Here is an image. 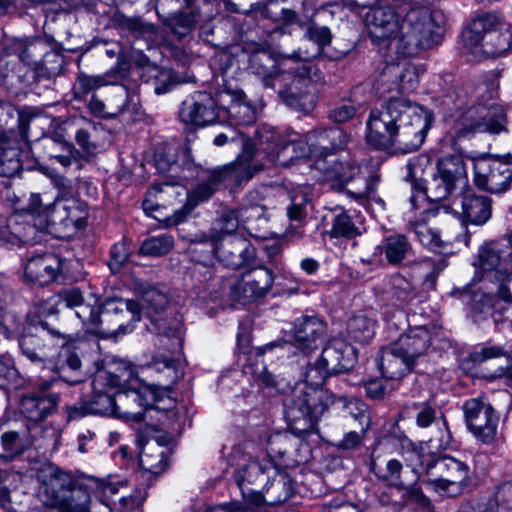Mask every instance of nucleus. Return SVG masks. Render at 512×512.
I'll return each mask as SVG.
<instances>
[{
	"instance_id": "f257e3e1",
	"label": "nucleus",
	"mask_w": 512,
	"mask_h": 512,
	"mask_svg": "<svg viewBox=\"0 0 512 512\" xmlns=\"http://www.w3.org/2000/svg\"><path fill=\"white\" fill-rule=\"evenodd\" d=\"M363 21L374 44L410 56L431 44L442 15L415 0L403 5L399 12L389 5L371 7Z\"/></svg>"
},
{
	"instance_id": "f03ea898",
	"label": "nucleus",
	"mask_w": 512,
	"mask_h": 512,
	"mask_svg": "<svg viewBox=\"0 0 512 512\" xmlns=\"http://www.w3.org/2000/svg\"><path fill=\"white\" fill-rule=\"evenodd\" d=\"M313 42L316 47L312 50H304L301 47L290 54H281L279 65L285 69L267 74V69L262 65L264 60H270L266 52H256L250 58L251 68L254 72L263 76L265 87L278 88L282 101L293 108L300 106V100L304 94V88L311 83H322L324 76L321 70L308 61L320 54L322 49L331 42L330 29L325 26L311 25L304 36Z\"/></svg>"
},
{
	"instance_id": "7ed1b4c3",
	"label": "nucleus",
	"mask_w": 512,
	"mask_h": 512,
	"mask_svg": "<svg viewBox=\"0 0 512 512\" xmlns=\"http://www.w3.org/2000/svg\"><path fill=\"white\" fill-rule=\"evenodd\" d=\"M433 122L431 111L404 98H392L367 121V142L377 149L401 153L419 149Z\"/></svg>"
},
{
	"instance_id": "20e7f679",
	"label": "nucleus",
	"mask_w": 512,
	"mask_h": 512,
	"mask_svg": "<svg viewBox=\"0 0 512 512\" xmlns=\"http://www.w3.org/2000/svg\"><path fill=\"white\" fill-rule=\"evenodd\" d=\"M497 88L495 80L480 82L472 89H456L444 98L446 106H453L450 116L455 119L450 133L454 141L476 133L499 134L505 130L506 115L496 103Z\"/></svg>"
},
{
	"instance_id": "39448f33",
	"label": "nucleus",
	"mask_w": 512,
	"mask_h": 512,
	"mask_svg": "<svg viewBox=\"0 0 512 512\" xmlns=\"http://www.w3.org/2000/svg\"><path fill=\"white\" fill-rule=\"evenodd\" d=\"M58 305L74 309L75 315L85 330L102 338H116L132 332L130 324L122 318L130 316L132 321L139 319V309L132 301L108 300L103 306L85 303L78 288L63 289L57 295Z\"/></svg>"
},
{
	"instance_id": "423d86ee",
	"label": "nucleus",
	"mask_w": 512,
	"mask_h": 512,
	"mask_svg": "<svg viewBox=\"0 0 512 512\" xmlns=\"http://www.w3.org/2000/svg\"><path fill=\"white\" fill-rule=\"evenodd\" d=\"M296 133L282 135L272 126L260 125L249 138L246 132L240 133L241 156L231 165V173L239 181H247L263 169L254 161L267 159L275 166L286 167L294 162L296 147H294Z\"/></svg>"
},
{
	"instance_id": "0eeeda50",
	"label": "nucleus",
	"mask_w": 512,
	"mask_h": 512,
	"mask_svg": "<svg viewBox=\"0 0 512 512\" xmlns=\"http://www.w3.org/2000/svg\"><path fill=\"white\" fill-rule=\"evenodd\" d=\"M132 375L128 362L118 359H106L99 367L92 380L93 395L90 400L81 405L68 408V419L74 420L86 414L108 415L121 417L118 411L117 391L121 381H126Z\"/></svg>"
},
{
	"instance_id": "6e6552de",
	"label": "nucleus",
	"mask_w": 512,
	"mask_h": 512,
	"mask_svg": "<svg viewBox=\"0 0 512 512\" xmlns=\"http://www.w3.org/2000/svg\"><path fill=\"white\" fill-rule=\"evenodd\" d=\"M499 17L494 13L477 15L463 31L464 47L470 61L484 57H498L512 50V25L497 30Z\"/></svg>"
},
{
	"instance_id": "1a4fd4ad",
	"label": "nucleus",
	"mask_w": 512,
	"mask_h": 512,
	"mask_svg": "<svg viewBox=\"0 0 512 512\" xmlns=\"http://www.w3.org/2000/svg\"><path fill=\"white\" fill-rule=\"evenodd\" d=\"M411 456L419 462L427 477V484L436 492L456 496L463 491L470 480L467 464L451 456H436L424 447L414 449Z\"/></svg>"
},
{
	"instance_id": "9d476101",
	"label": "nucleus",
	"mask_w": 512,
	"mask_h": 512,
	"mask_svg": "<svg viewBox=\"0 0 512 512\" xmlns=\"http://www.w3.org/2000/svg\"><path fill=\"white\" fill-rule=\"evenodd\" d=\"M47 336V334L22 336L19 340L22 354L42 368L49 371L56 370L59 376L70 384L80 382V376L69 379L66 375L68 371L80 372L81 361L75 352V342L63 343L57 358H55L54 348L48 343L50 337Z\"/></svg>"
},
{
	"instance_id": "9b49d317",
	"label": "nucleus",
	"mask_w": 512,
	"mask_h": 512,
	"mask_svg": "<svg viewBox=\"0 0 512 512\" xmlns=\"http://www.w3.org/2000/svg\"><path fill=\"white\" fill-rule=\"evenodd\" d=\"M29 209L39 227L42 241L47 233H53L55 225L80 229L86 223V204L75 198L45 201L39 194L29 197Z\"/></svg>"
},
{
	"instance_id": "f8f14e48",
	"label": "nucleus",
	"mask_w": 512,
	"mask_h": 512,
	"mask_svg": "<svg viewBox=\"0 0 512 512\" xmlns=\"http://www.w3.org/2000/svg\"><path fill=\"white\" fill-rule=\"evenodd\" d=\"M322 385L310 380L306 371L304 382L296 386L292 399L285 403L287 417L294 422L304 420L312 426L334 401L333 395Z\"/></svg>"
},
{
	"instance_id": "ddd939ff",
	"label": "nucleus",
	"mask_w": 512,
	"mask_h": 512,
	"mask_svg": "<svg viewBox=\"0 0 512 512\" xmlns=\"http://www.w3.org/2000/svg\"><path fill=\"white\" fill-rule=\"evenodd\" d=\"M356 351L352 345L341 338L330 340L320 356L308 371V377L315 383H324L331 375L352 368L356 362Z\"/></svg>"
},
{
	"instance_id": "4468645a",
	"label": "nucleus",
	"mask_w": 512,
	"mask_h": 512,
	"mask_svg": "<svg viewBox=\"0 0 512 512\" xmlns=\"http://www.w3.org/2000/svg\"><path fill=\"white\" fill-rule=\"evenodd\" d=\"M347 143V135L340 127H332L323 130H314L303 139L294 136L293 152L294 160L311 157L317 160L328 161V157L333 156V152L343 148Z\"/></svg>"
},
{
	"instance_id": "2eb2a0df",
	"label": "nucleus",
	"mask_w": 512,
	"mask_h": 512,
	"mask_svg": "<svg viewBox=\"0 0 512 512\" xmlns=\"http://www.w3.org/2000/svg\"><path fill=\"white\" fill-rule=\"evenodd\" d=\"M467 174L464 160L459 155L442 157L437 163V172L427 186L431 201H442L466 184Z\"/></svg>"
},
{
	"instance_id": "dca6fc26",
	"label": "nucleus",
	"mask_w": 512,
	"mask_h": 512,
	"mask_svg": "<svg viewBox=\"0 0 512 512\" xmlns=\"http://www.w3.org/2000/svg\"><path fill=\"white\" fill-rule=\"evenodd\" d=\"M475 186L492 194L506 192L512 184V163L484 155L473 160Z\"/></svg>"
},
{
	"instance_id": "f3484780",
	"label": "nucleus",
	"mask_w": 512,
	"mask_h": 512,
	"mask_svg": "<svg viewBox=\"0 0 512 512\" xmlns=\"http://www.w3.org/2000/svg\"><path fill=\"white\" fill-rule=\"evenodd\" d=\"M465 421L472 434L481 442H493L497 435L499 415L484 397L472 398L463 405Z\"/></svg>"
},
{
	"instance_id": "a211bd4d",
	"label": "nucleus",
	"mask_w": 512,
	"mask_h": 512,
	"mask_svg": "<svg viewBox=\"0 0 512 512\" xmlns=\"http://www.w3.org/2000/svg\"><path fill=\"white\" fill-rule=\"evenodd\" d=\"M41 241L42 236L34 221V213L29 209V202L8 219L0 218V244L14 246Z\"/></svg>"
},
{
	"instance_id": "6ab92c4d",
	"label": "nucleus",
	"mask_w": 512,
	"mask_h": 512,
	"mask_svg": "<svg viewBox=\"0 0 512 512\" xmlns=\"http://www.w3.org/2000/svg\"><path fill=\"white\" fill-rule=\"evenodd\" d=\"M208 254L198 261L208 264L213 257H216L226 267L238 269L250 262L255 256L254 247L245 239L234 238L220 242V236L214 233L211 236V243Z\"/></svg>"
},
{
	"instance_id": "aec40b11",
	"label": "nucleus",
	"mask_w": 512,
	"mask_h": 512,
	"mask_svg": "<svg viewBox=\"0 0 512 512\" xmlns=\"http://www.w3.org/2000/svg\"><path fill=\"white\" fill-rule=\"evenodd\" d=\"M274 274L271 269L258 266L245 271L231 288V297L242 304L264 297L271 289Z\"/></svg>"
},
{
	"instance_id": "412c9836",
	"label": "nucleus",
	"mask_w": 512,
	"mask_h": 512,
	"mask_svg": "<svg viewBox=\"0 0 512 512\" xmlns=\"http://www.w3.org/2000/svg\"><path fill=\"white\" fill-rule=\"evenodd\" d=\"M180 118L199 127L212 125L218 118V106L210 93L195 92L182 102Z\"/></svg>"
},
{
	"instance_id": "4be33fe9",
	"label": "nucleus",
	"mask_w": 512,
	"mask_h": 512,
	"mask_svg": "<svg viewBox=\"0 0 512 512\" xmlns=\"http://www.w3.org/2000/svg\"><path fill=\"white\" fill-rule=\"evenodd\" d=\"M223 178L222 173L214 171L209 174L205 181L199 183L191 193H188L182 186L174 187L168 182L156 184L147 192L143 205L145 208H152V206L149 205L150 198L155 197L157 194L165 193L167 195L175 194L177 196L186 195L188 203L194 207L199 202L210 198Z\"/></svg>"
},
{
	"instance_id": "5701e85b",
	"label": "nucleus",
	"mask_w": 512,
	"mask_h": 512,
	"mask_svg": "<svg viewBox=\"0 0 512 512\" xmlns=\"http://www.w3.org/2000/svg\"><path fill=\"white\" fill-rule=\"evenodd\" d=\"M419 70L408 61L387 65L376 82V89L384 95L393 91H410L418 83Z\"/></svg>"
},
{
	"instance_id": "b1692460",
	"label": "nucleus",
	"mask_w": 512,
	"mask_h": 512,
	"mask_svg": "<svg viewBox=\"0 0 512 512\" xmlns=\"http://www.w3.org/2000/svg\"><path fill=\"white\" fill-rule=\"evenodd\" d=\"M155 401V393L148 386L117 390L118 411L124 421L141 422L144 412Z\"/></svg>"
},
{
	"instance_id": "393cba45",
	"label": "nucleus",
	"mask_w": 512,
	"mask_h": 512,
	"mask_svg": "<svg viewBox=\"0 0 512 512\" xmlns=\"http://www.w3.org/2000/svg\"><path fill=\"white\" fill-rule=\"evenodd\" d=\"M62 269L63 261L58 255L36 254L24 264V276L28 282L46 285L56 280Z\"/></svg>"
},
{
	"instance_id": "a878e982",
	"label": "nucleus",
	"mask_w": 512,
	"mask_h": 512,
	"mask_svg": "<svg viewBox=\"0 0 512 512\" xmlns=\"http://www.w3.org/2000/svg\"><path fill=\"white\" fill-rule=\"evenodd\" d=\"M242 461L243 463L240 464V467L235 473V480L242 492L243 497L246 500L244 505H248V495L253 491L246 489L245 485L256 483L260 480V478H263L264 475L270 477V473L275 472L276 469L272 461L266 460L259 453L255 456L254 459H251L248 456H244Z\"/></svg>"
},
{
	"instance_id": "bb28decb",
	"label": "nucleus",
	"mask_w": 512,
	"mask_h": 512,
	"mask_svg": "<svg viewBox=\"0 0 512 512\" xmlns=\"http://www.w3.org/2000/svg\"><path fill=\"white\" fill-rule=\"evenodd\" d=\"M434 336L425 326H416L403 333L393 342L395 351L402 352L413 363L432 345Z\"/></svg>"
},
{
	"instance_id": "cd10ccee",
	"label": "nucleus",
	"mask_w": 512,
	"mask_h": 512,
	"mask_svg": "<svg viewBox=\"0 0 512 512\" xmlns=\"http://www.w3.org/2000/svg\"><path fill=\"white\" fill-rule=\"evenodd\" d=\"M412 253V246L407 237L402 234H391L383 238L380 244L375 246L371 262L390 265L402 263Z\"/></svg>"
},
{
	"instance_id": "c85d7f7f",
	"label": "nucleus",
	"mask_w": 512,
	"mask_h": 512,
	"mask_svg": "<svg viewBox=\"0 0 512 512\" xmlns=\"http://www.w3.org/2000/svg\"><path fill=\"white\" fill-rule=\"evenodd\" d=\"M452 209L465 224L482 226L492 216V200L484 195L467 194L461 198V210Z\"/></svg>"
},
{
	"instance_id": "c756f323",
	"label": "nucleus",
	"mask_w": 512,
	"mask_h": 512,
	"mask_svg": "<svg viewBox=\"0 0 512 512\" xmlns=\"http://www.w3.org/2000/svg\"><path fill=\"white\" fill-rule=\"evenodd\" d=\"M37 479L42 484L43 493L48 496V504L54 507V501L61 500L71 490L69 476L52 464L43 465L37 473Z\"/></svg>"
},
{
	"instance_id": "7c9ffc66",
	"label": "nucleus",
	"mask_w": 512,
	"mask_h": 512,
	"mask_svg": "<svg viewBox=\"0 0 512 512\" xmlns=\"http://www.w3.org/2000/svg\"><path fill=\"white\" fill-rule=\"evenodd\" d=\"M326 333L325 324L317 317H304L294 324V344L304 352L318 347Z\"/></svg>"
},
{
	"instance_id": "2f4dec72",
	"label": "nucleus",
	"mask_w": 512,
	"mask_h": 512,
	"mask_svg": "<svg viewBox=\"0 0 512 512\" xmlns=\"http://www.w3.org/2000/svg\"><path fill=\"white\" fill-rule=\"evenodd\" d=\"M57 403L56 394H46L43 391L27 393L21 398L20 410L27 419L39 422L55 410Z\"/></svg>"
},
{
	"instance_id": "473e14b6",
	"label": "nucleus",
	"mask_w": 512,
	"mask_h": 512,
	"mask_svg": "<svg viewBox=\"0 0 512 512\" xmlns=\"http://www.w3.org/2000/svg\"><path fill=\"white\" fill-rule=\"evenodd\" d=\"M413 365L414 363L402 355V352L395 351L393 343L381 350L378 359V367L383 377L391 380L402 378L412 369Z\"/></svg>"
},
{
	"instance_id": "72a5a7b5",
	"label": "nucleus",
	"mask_w": 512,
	"mask_h": 512,
	"mask_svg": "<svg viewBox=\"0 0 512 512\" xmlns=\"http://www.w3.org/2000/svg\"><path fill=\"white\" fill-rule=\"evenodd\" d=\"M474 266L483 271H494L495 278L501 282L500 286H510L508 277H512V272H508L507 268L503 267L500 249L494 243H486L480 248L478 260Z\"/></svg>"
},
{
	"instance_id": "f704fd0d",
	"label": "nucleus",
	"mask_w": 512,
	"mask_h": 512,
	"mask_svg": "<svg viewBox=\"0 0 512 512\" xmlns=\"http://www.w3.org/2000/svg\"><path fill=\"white\" fill-rule=\"evenodd\" d=\"M315 167L324 174L326 181L335 182L339 186L346 185L359 173V167L347 159L341 161L317 160Z\"/></svg>"
},
{
	"instance_id": "c9c22d12",
	"label": "nucleus",
	"mask_w": 512,
	"mask_h": 512,
	"mask_svg": "<svg viewBox=\"0 0 512 512\" xmlns=\"http://www.w3.org/2000/svg\"><path fill=\"white\" fill-rule=\"evenodd\" d=\"M123 300L125 301V299ZM126 301L129 300L126 299ZM131 301L137 304L139 309V319H137L136 322L140 321L142 311H145L147 317L151 318L152 321H157L155 316L162 312L168 304L167 296L156 288H149L145 290L141 296V303L134 300ZM122 321L125 325L130 324L132 326V330L134 329L135 321H132L130 316H125L122 318Z\"/></svg>"
},
{
	"instance_id": "e433bc0d",
	"label": "nucleus",
	"mask_w": 512,
	"mask_h": 512,
	"mask_svg": "<svg viewBox=\"0 0 512 512\" xmlns=\"http://www.w3.org/2000/svg\"><path fill=\"white\" fill-rule=\"evenodd\" d=\"M60 512H91L97 504H92L91 491L85 486L71 489L61 500L54 501Z\"/></svg>"
},
{
	"instance_id": "4c0bfd02",
	"label": "nucleus",
	"mask_w": 512,
	"mask_h": 512,
	"mask_svg": "<svg viewBox=\"0 0 512 512\" xmlns=\"http://www.w3.org/2000/svg\"><path fill=\"white\" fill-rule=\"evenodd\" d=\"M296 444L295 437L287 432H275L265 439V451L259 454L266 460L272 461L275 469L280 465L278 461L288 452V450Z\"/></svg>"
},
{
	"instance_id": "58836bf2",
	"label": "nucleus",
	"mask_w": 512,
	"mask_h": 512,
	"mask_svg": "<svg viewBox=\"0 0 512 512\" xmlns=\"http://www.w3.org/2000/svg\"><path fill=\"white\" fill-rule=\"evenodd\" d=\"M470 358L475 364H481L492 359H502L504 366H500L494 373H492L490 375L491 379L507 375L509 370L512 368L511 358L506 354L502 347L495 344L486 343L478 347L470 355Z\"/></svg>"
},
{
	"instance_id": "ea45409f",
	"label": "nucleus",
	"mask_w": 512,
	"mask_h": 512,
	"mask_svg": "<svg viewBox=\"0 0 512 512\" xmlns=\"http://www.w3.org/2000/svg\"><path fill=\"white\" fill-rule=\"evenodd\" d=\"M139 465L151 474L162 473L168 465L166 449L155 441L147 442L140 454Z\"/></svg>"
},
{
	"instance_id": "a19ab883",
	"label": "nucleus",
	"mask_w": 512,
	"mask_h": 512,
	"mask_svg": "<svg viewBox=\"0 0 512 512\" xmlns=\"http://www.w3.org/2000/svg\"><path fill=\"white\" fill-rule=\"evenodd\" d=\"M120 80L118 69H111L102 75H88L79 73L74 84L77 95L85 96L88 93L107 85H114Z\"/></svg>"
},
{
	"instance_id": "79ce46f5",
	"label": "nucleus",
	"mask_w": 512,
	"mask_h": 512,
	"mask_svg": "<svg viewBox=\"0 0 512 512\" xmlns=\"http://www.w3.org/2000/svg\"><path fill=\"white\" fill-rule=\"evenodd\" d=\"M227 113L237 125L247 126L256 120L255 107L241 91L231 93V103Z\"/></svg>"
},
{
	"instance_id": "37998d69",
	"label": "nucleus",
	"mask_w": 512,
	"mask_h": 512,
	"mask_svg": "<svg viewBox=\"0 0 512 512\" xmlns=\"http://www.w3.org/2000/svg\"><path fill=\"white\" fill-rule=\"evenodd\" d=\"M123 486V483L115 479H97L92 478L87 483V487L95 497L100 500L97 505L102 508V512H111L109 500L117 494L119 487Z\"/></svg>"
},
{
	"instance_id": "c03bdc74",
	"label": "nucleus",
	"mask_w": 512,
	"mask_h": 512,
	"mask_svg": "<svg viewBox=\"0 0 512 512\" xmlns=\"http://www.w3.org/2000/svg\"><path fill=\"white\" fill-rule=\"evenodd\" d=\"M376 329V321L368 313L363 312L353 316L348 322L350 337L360 343L370 341Z\"/></svg>"
},
{
	"instance_id": "a18cd8bd",
	"label": "nucleus",
	"mask_w": 512,
	"mask_h": 512,
	"mask_svg": "<svg viewBox=\"0 0 512 512\" xmlns=\"http://www.w3.org/2000/svg\"><path fill=\"white\" fill-rule=\"evenodd\" d=\"M240 225H242L240 209L227 210L219 219V228H213L207 238L199 242V245L211 243V236L214 233H217L220 236V242L227 241V237L233 234Z\"/></svg>"
},
{
	"instance_id": "49530a36",
	"label": "nucleus",
	"mask_w": 512,
	"mask_h": 512,
	"mask_svg": "<svg viewBox=\"0 0 512 512\" xmlns=\"http://www.w3.org/2000/svg\"><path fill=\"white\" fill-rule=\"evenodd\" d=\"M371 471L380 479L387 482L390 486L403 488V483L400 480V473L402 470V464L397 459H389L386 462L385 468L379 463L376 456H372L370 463Z\"/></svg>"
},
{
	"instance_id": "de8ad7c7",
	"label": "nucleus",
	"mask_w": 512,
	"mask_h": 512,
	"mask_svg": "<svg viewBox=\"0 0 512 512\" xmlns=\"http://www.w3.org/2000/svg\"><path fill=\"white\" fill-rule=\"evenodd\" d=\"M331 238L353 239L361 234L351 216L344 210L333 215L331 229L328 232Z\"/></svg>"
},
{
	"instance_id": "09e8293b",
	"label": "nucleus",
	"mask_w": 512,
	"mask_h": 512,
	"mask_svg": "<svg viewBox=\"0 0 512 512\" xmlns=\"http://www.w3.org/2000/svg\"><path fill=\"white\" fill-rule=\"evenodd\" d=\"M174 245L173 237L167 234L153 236L146 239L140 247V253L147 256H161L167 254Z\"/></svg>"
},
{
	"instance_id": "8fccbe9b",
	"label": "nucleus",
	"mask_w": 512,
	"mask_h": 512,
	"mask_svg": "<svg viewBox=\"0 0 512 512\" xmlns=\"http://www.w3.org/2000/svg\"><path fill=\"white\" fill-rule=\"evenodd\" d=\"M21 169L19 152L15 148L0 146V176L12 177Z\"/></svg>"
},
{
	"instance_id": "3c124183",
	"label": "nucleus",
	"mask_w": 512,
	"mask_h": 512,
	"mask_svg": "<svg viewBox=\"0 0 512 512\" xmlns=\"http://www.w3.org/2000/svg\"><path fill=\"white\" fill-rule=\"evenodd\" d=\"M345 408L348 414L359 422L361 432L365 434L371 424L367 405L357 398H352L346 403Z\"/></svg>"
},
{
	"instance_id": "603ef678",
	"label": "nucleus",
	"mask_w": 512,
	"mask_h": 512,
	"mask_svg": "<svg viewBox=\"0 0 512 512\" xmlns=\"http://www.w3.org/2000/svg\"><path fill=\"white\" fill-rule=\"evenodd\" d=\"M7 385L18 387L20 385L19 373L9 355H0V387Z\"/></svg>"
},
{
	"instance_id": "864d4df0",
	"label": "nucleus",
	"mask_w": 512,
	"mask_h": 512,
	"mask_svg": "<svg viewBox=\"0 0 512 512\" xmlns=\"http://www.w3.org/2000/svg\"><path fill=\"white\" fill-rule=\"evenodd\" d=\"M131 251L132 249L130 244L126 240L114 244L111 249V257L109 260L110 269L113 272L119 271L128 260Z\"/></svg>"
},
{
	"instance_id": "5fc2aeb1",
	"label": "nucleus",
	"mask_w": 512,
	"mask_h": 512,
	"mask_svg": "<svg viewBox=\"0 0 512 512\" xmlns=\"http://www.w3.org/2000/svg\"><path fill=\"white\" fill-rule=\"evenodd\" d=\"M407 178L411 181H422L424 174L428 168L431 167L430 158L426 155H419L408 161L407 165Z\"/></svg>"
},
{
	"instance_id": "6e6d98bb",
	"label": "nucleus",
	"mask_w": 512,
	"mask_h": 512,
	"mask_svg": "<svg viewBox=\"0 0 512 512\" xmlns=\"http://www.w3.org/2000/svg\"><path fill=\"white\" fill-rule=\"evenodd\" d=\"M415 409L417 410L415 415L416 424L421 428L430 426L437 420L438 414H440L434 405L427 402L415 404Z\"/></svg>"
},
{
	"instance_id": "4d7b16f0",
	"label": "nucleus",
	"mask_w": 512,
	"mask_h": 512,
	"mask_svg": "<svg viewBox=\"0 0 512 512\" xmlns=\"http://www.w3.org/2000/svg\"><path fill=\"white\" fill-rule=\"evenodd\" d=\"M393 295L398 301L402 303L411 300L414 297V291L411 283L401 276L394 277Z\"/></svg>"
},
{
	"instance_id": "13d9d810",
	"label": "nucleus",
	"mask_w": 512,
	"mask_h": 512,
	"mask_svg": "<svg viewBox=\"0 0 512 512\" xmlns=\"http://www.w3.org/2000/svg\"><path fill=\"white\" fill-rule=\"evenodd\" d=\"M1 444L7 459H12L21 452L19 435L16 432H5L1 436Z\"/></svg>"
},
{
	"instance_id": "bf43d9fd",
	"label": "nucleus",
	"mask_w": 512,
	"mask_h": 512,
	"mask_svg": "<svg viewBox=\"0 0 512 512\" xmlns=\"http://www.w3.org/2000/svg\"><path fill=\"white\" fill-rule=\"evenodd\" d=\"M44 141L46 142L45 146L58 143L59 145L62 146L63 150H65L67 152V154L50 155L51 158L55 159L63 167H69L73 163L75 158L72 155L71 144H69L65 140H62L60 137L57 139L54 137L46 138Z\"/></svg>"
},
{
	"instance_id": "052dcab7",
	"label": "nucleus",
	"mask_w": 512,
	"mask_h": 512,
	"mask_svg": "<svg viewBox=\"0 0 512 512\" xmlns=\"http://www.w3.org/2000/svg\"><path fill=\"white\" fill-rule=\"evenodd\" d=\"M358 110L352 103H343L330 111V118L337 123H344L354 117Z\"/></svg>"
},
{
	"instance_id": "680f3d73",
	"label": "nucleus",
	"mask_w": 512,
	"mask_h": 512,
	"mask_svg": "<svg viewBox=\"0 0 512 512\" xmlns=\"http://www.w3.org/2000/svg\"><path fill=\"white\" fill-rule=\"evenodd\" d=\"M495 499L500 506L512 511V482L501 484L495 492Z\"/></svg>"
},
{
	"instance_id": "e2e57ef3",
	"label": "nucleus",
	"mask_w": 512,
	"mask_h": 512,
	"mask_svg": "<svg viewBox=\"0 0 512 512\" xmlns=\"http://www.w3.org/2000/svg\"><path fill=\"white\" fill-rule=\"evenodd\" d=\"M89 109L96 116L111 117L124 112L127 108L125 105H121L113 112L106 111V105L100 99L93 96L89 102Z\"/></svg>"
},
{
	"instance_id": "0e129e2a",
	"label": "nucleus",
	"mask_w": 512,
	"mask_h": 512,
	"mask_svg": "<svg viewBox=\"0 0 512 512\" xmlns=\"http://www.w3.org/2000/svg\"><path fill=\"white\" fill-rule=\"evenodd\" d=\"M292 204L288 209V216L292 220H299L305 214V206L308 202V198L304 195L298 196L293 195L291 197Z\"/></svg>"
},
{
	"instance_id": "69168bd1",
	"label": "nucleus",
	"mask_w": 512,
	"mask_h": 512,
	"mask_svg": "<svg viewBox=\"0 0 512 512\" xmlns=\"http://www.w3.org/2000/svg\"><path fill=\"white\" fill-rule=\"evenodd\" d=\"M418 240L428 247H433L438 243V235L429 229L426 225H416L414 228Z\"/></svg>"
},
{
	"instance_id": "338daca9",
	"label": "nucleus",
	"mask_w": 512,
	"mask_h": 512,
	"mask_svg": "<svg viewBox=\"0 0 512 512\" xmlns=\"http://www.w3.org/2000/svg\"><path fill=\"white\" fill-rule=\"evenodd\" d=\"M264 214V209L260 205H252L240 208V217L242 226H245L251 220L258 219Z\"/></svg>"
},
{
	"instance_id": "774afa93",
	"label": "nucleus",
	"mask_w": 512,
	"mask_h": 512,
	"mask_svg": "<svg viewBox=\"0 0 512 512\" xmlns=\"http://www.w3.org/2000/svg\"><path fill=\"white\" fill-rule=\"evenodd\" d=\"M367 396L372 399H381L385 395V387L381 380L371 379L365 383Z\"/></svg>"
}]
</instances>
